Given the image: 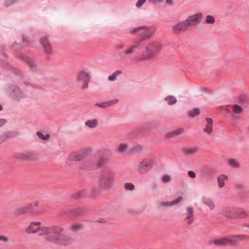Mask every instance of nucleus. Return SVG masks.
I'll list each match as a JSON object with an SVG mask.
<instances>
[{
	"label": "nucleus",
	"mask_w": 249,
	"mask_h": 249,
	"mask_svg": "<svg viewBox=\"0 0 249 249\" xmlns=\"http://www.w3.org/2000/svg\"><path fill=\"white\" fill-rule=\"evenodd\" d=\"M121 73V71H116L108 77V80L110 81H114L116 80L117 76Z\"/></svg>",
	"instance_id": "c756f323"
},
{
	"label": "nucleus",
	"mask_w": 249,
	"mask_h": 249,
	"mask_svg": "<svg viewBox=\"0 0 249 249\" xmlns=\"http://www.w3.org/2000/svg\"><path fill=\"white\" fill-rule=\"evenodd\" d=\"M0 241L3 243H7L10 241V238L8 236L0 235Z\"/></svg>",
	"instance_id": "58836bf2"
},
{
	"label": "nucleus",
	"mask_w": 249,
	"mask_h": 249,
	"mask_svg": "<svg viewBox=\"0 0 249 249\" xmlns=\"http://www.w3.org/2000/svg\"><path fill=\"white\" fill-rule=\"evenodd\" d=\"M38 137L43 140H48L50 138V135L49 134H46L44 135L41 132L37 131L36 133Z\"/></svg>",
	"instance_id": "e433bc0d"
},
{
	"label": "nucleus",
	"mask_w": 249,
	"mask_h": 249,
	"mask_svg": "<svg viewBox=\"0 0 249 249\" xmlns=\"http://www.w3.org/2000/svg\"><path fill=\"white\" fill-rule=\"evenodd\" d=\"M84 210L82 208H78L71 210V213L75 215L81 214L84 213Z\"/></svg>",
	"instance_id": "473e14b6"
},
{
	"label": "nucleus",
	"mask_w": 249,
	"mask_h": 249,
	"mask_svg": "<svg viewBox=\"0 0 249 249\" xmlns=\"http://www.w3.org/2000/svg\"><path fill=\"white\" fill-rule=\"evenodd\" d=\"M146 0H138L136 4V6L140 8L145 2Z\"/></svg>",
	"instance_id": "79ce46f5"
},
{
	"label": "nucleus",
	"mask_w": 249,
	"mask_h": 249,
	"mask_svg": "<svg viewBox=\"0 0 249 249\" xmlns=\"http://www.w3.org/2000/svg\"><path fill=\"white\" fill-rule=\"evenodd\" d=\"M40 43L42 46L46 53L51 54L53 52V48L51 43L46 36L42 37L40 39Z\"/></svg>",
	"instance_id": "2eb2a0df"
},
{
	"label": "nucleus",
	"mask_w": 249,
	"mask_h": 249,
	"mask_svg": "<svg viewBox=\"0 0 249 249\" xmlns=\"http://www.w3.org/2000/svg\"><path fill=\"white\" fill-rule=\"evenodd\" d=\"M199 114V110H190L187 112L188 116L190 118L195 117Z\"/></svg>",
	"instance_id": "7c9ffc66"
},
{
	"label": "nucleus",
	"mask_w": 249,
	"mask_h": 249,
	"mask_svg": "<svg viewBox=\"0 0 249 249\" xmlns=\"http://www.w3.org/2000/svg\"><path fill=\"white\" fill-rule=\"evenodd\" d=\"M226 110L228 113H230V112H229V111H229V110H228V109H227V110Z\"/></svg>",
	"instance_id": "5fc2aeb1"
},
{
	"label": "nucleus",
	"mask_w": 249,
	"mask_h": 249,
	"mask_svg": "<svg viewBox=\"0 0 249 249\" xmlns=\"http://www.w3.org/2000/svg\"><path fill=\"white\" fill-rule=\"evenodd\" d=\"M41 222H32L29 226L26 228V231L28 233H35L39 232V235L45 236V239L47 240V237L49 236L50 231L54 230L55 227L51 226H41Z\"/></svg>",
	"instance_id": "39448f33"
},
{
	"label": "nucleus",
	"mask_w": 249,
	"mask_h": 249,
	"mask_svg": "<svg viewBox=\"0 0 249 249\" xmlns=\"http://www.w3.org/2000/svg\"><path fill=\"white\" fill-rule=\"evenodd\" d=\"M83 228V225L78 223H74L70 227V230L72 231H76L80 230Z\"/></svg>",
	"instance_id": "bb28decb"
},
{
	"label": "nucleus",
	"mask_w": 249,
	"mask_h": 249,
	"mask_svg": "<svg viewBox=\"0 0 249 249\" xmlns=\"http://www.w3.org/2000/svg\"><path fill=\"white\" fill-rule=\"evenodd\" d=\"M86 195V191L85 190L80 191L78 193L74 195V197L76 199H79L84 197Z\"/></svg>",
	"instance_id": "f704fd0d"
},
{
	"label": "nucleus",
	"mask_w": 249,
	"mask_h": 249,
	"mask_svg": "<svg viewBox=\"0 0 249 249\" xmlns=\"http://www.w3.org/2000/svg\"><path fill=\"white\" fill-rule=\"evenodd\" d=\"M228 179V177L225 175H220L217 178L218 183V186L220 188H222L225 185L224 181Z\"/></svg>",
	"instance_id": "b1692460"
},
{
	"label": "nucleus",
	"mask_w": 249,
	"mask_h": 249,
	"mask_svg": "<svg viewBox=\"0 0 249 249\" xmlns=\"http://www.w3.org/2000/svg\"><path fill=\"white\" fill-rule=\"evenodd\" d=\"M202 17L203 14L202 13H197L189 16L185 20L189 27H190L199 23L202 20Z\"/></svg>",
	"instance_id": "ddd939ff"
},
{
	"label": "nucleus",
	"mask_w": 249,
	"mask_h": 249,
	"mask_svg": "<svg viewBox=\"0 0 249 249\" xmlns=\"http://www.w3.org/2000/svg\"><path fill=\"white\" fill-rule=\"evenodd\" d=\"M108 161V159L107 157L100 156L94 164L89 165V168L91 169L101 168L106 164Z\"/></svg>",
	"instance_id": "dca6fc26"
},
{
	"label": "nucleus",
	"mask_w": 249,
	"mask_h": 249,
	"mask_svg": "<svg viewBox=\"0 0 249 249\" xmlns=\"http://www.w3.org/2000/svg\"><path fill=\"white\" fill-rule=\"evenodd\" d=\"M229 165L233 168H239L240 166L239 163L233 159H231L228 161Z\"/></svg>",
	"instance_id": "2f4dec72"
},
{
	"label": "nucleus",
	"mask_w": 249,
	"mask_h": 249,
	"mask_svg": "<svg viewBox=\"0 0 249 249\" xmlns=\"http://www.w3.org/2000/svg\"><path fill=\"white\" fill-rule=\"evenodd\" d=\"M76 81L81 86L82 89H87L90 81L89 72L86 71H80L76 76Z\"/></svg>",
	"instance_id": "6e6552de"
},
{
	"label": "nucleus",
	"mask_w": 249,
	"mask_h": 249,
	"mask_svg": "<svg viewBox=\"0 0 249 249\" xmlns=\"http://www.w3.org/2000/svg\"><path fill=\"white\" fill-rule=\"evenodd\" d=\"M114 180V174L111 169L105 168L102 171L99 186L101 189L107 190L111 188Z\"/></svg>",
	"instance_id": "423d86ee"
},
{
	"label": "nucleus",
	"mask_w": 249,
	"mask_h": 249,
	"mask_svg": "<svg viewBox=\"0 0 249 249\" xmlns=\"http://www.w3.org/2000/svg\"><path fill=\"white\" fill-rule=\"evenodd\" d=\"M85 155V152L82 151H79L71 153L69 157L68 160L72 161H80L84 158Z\"/></svg>",
	"instance_id": "a211bd4d"
},
{
	"label": "nucleus",
	"mask_w": 249,
	"mask_h": 249,
	"mask_svg": "<svg viewBox=\"0 0 249 249\" xmlns=\"http://www.w3.org/2000/svg\"><path fill=\"white\" fill-rule=\"evenodd\" d=\"M183 151L185 154L193 155L197 152L198 148L196 147L186 148L183 149Z\"/></svg>",
	"instance_id": "c85d7f7f"
},
{
	"label": "nucleus",
	"mask_w": 249,
	"mask_h": 249,
	"mask_svg": "<svg viewBox=\"0 0 249 249\" xmlns=\"http://www.w3.org/2000/svg\"><path fill=\"white\" fill-rule=\"evenodd\" d=\"M152 168V166L150 162L147 159H143L138 164L137 170L140 174H145Z\"/></svg>",
	"instance_id": "9b49d317"
},
{
	"label": "nucleus",
	"mask_w": 249,
	"mask_h": 249,
	"mask_svg": "<svg viewBox=\"0 0 249 249\" xmlns=\"http://www.w3.org/2000/svg\"><path fill=\"white\" fill-rule=\"evenodd\" d=\"M249 107V98H246L241 102V106L234 105L232 109H241L242 108Z\"/></svg>",
	"instance_id": "4be33fe9"
},
{
	"label": "nucleus",
	"mask_w": 249,
	"mask_h": 249,
	"mask_svg": "<svg viewBox=\"0 0 249 249\" xmlns=\"http://www.w3.org/2000/svg\"><path fill=\"white\" fill-rule=\"evenodd\" d=\"M117 103L118 100L116 99L105 102L96 104V106L97 107L107 108L111 107L112 105L115 104Z\"/></svg>",
	"instance_id": "412c9836"
},
{
	"label": "nucleus",
	"mask_w": 249,
	"mask_h": 249,
	"mask_svg": "<svg viewBox=\"0 0 249 249\" xmlns=\"http://www.w3.org/2000/svg\"><path fill=\"white\" fill-rule=\"evenodd\" d=\"M127 148V144L123 143H121L119 145L117 150L119 153H123L126 151Z\"/></svg>",
	"instance_id": "72a5a7b5"
},
{
	"label": "nucleus",
	"mask_w": 249,
	"mask_h": 249,
	"mask_svg": "<svg viewBox=\"0 0 249 249\" xmlns=\"http://www.w3.org/2000/svg\"><path fill=\"white\" fill-rule=\"evenodd\" d=\"M96 221L99 223H105L106 222V220L104 218H101L99 220H96Z\"/></svg>",
	"instance_id": "09e8293b"
},
{
	"label": "nucleus",
	"mask_w": 249,
	"mask_h": 249,
	"mask_svg": "<svg viewBox=\"0 0 249 249\" xmlns=\"http://www.w3.org/2000/svg\"><path fill=\"white\" fill-rule=\"evenodd\" d=\"M124 46V44L120 43V44H117L115 46V48L117 50H122V49H123Z\"/></svg>",
	"instance_id": "49530a36"
},
{
	"label": "nucleus",
	"mask_w": 249,
	"mask_h": 249,
	"mask_svg": "<svg viewBox=\"0 0 249 249\" xmlns=\"http://www.w3.org/2000/svg\"><path fill=\"white\" fill-rule=\"evenodd\" d=\"M55 229L51 231L47 240L55 244L68 246L74 242V238L69 235L62 233L64 231V228L59 225H53Z\"/></svg>",
	"instance_id": "f03ea898"
},
{
	"label": "nucleus",
	"mask_w": 249,
	"mask_h": 249,
	"mask_svg": "<svg viewBox=\"0 0 249 249\" xmlns=\"http://www.w3.org/2000/svg\"><path fill=\"white\" fill-rule=\"evenodd\" d=\"M222 214L228 219H239L246 218L249 214L242 209H226L222 212Z\"/></svg>",
	"instance_id": "0eeeda50"
},
{
	"label": "nucleus",
	"mask_w": 249,
	"mask_h": 249,
	"mask_svg": "<svg viewBox=\"0 0 249 249\" xmlns=\"http://www.w3.org/2000/svg\"><path fill=\"white\" fill-rule=\"evenodd\" d=\"M0 109H2V106H1V105H0Z\"/></svg>",
	"instance_id": "864d4df0"
},
{
	"label": "nucleus",
	"mask_w": 249,
	"mask_h": 249,
	"mask_svg": "<svg viewBox=\"0 0 249 249\" xmlns=\"http://www.w3.org/2000/svg\"><path fill=\"white\" fill-rule=\"evenodd\" d=\"M244 184L242 183H237L235 186L237 189H242L244 187Z\"/></svg>",
	"instance_id": "c03bdc74"
},
{
	"label": "nucleus",
	"mask_w": 249,
	"mask_h": 249,
	"mask_svg": "<svg viewBox=\"0 0 249 249\" xmlns=\"http://www.w3.org/2000/svg\"><path fill=\"white\" fill-rule=\"evenodd\" d=\"M16 2V0H5L4 5L6 7H8L15 3Z\"/></svg>",
	"instance_id": "ea45409f"
},
{
	"label": "nucleus",
	"mask_w": 249,
	"mask_h": 249,
	"mask_svg": "<svg viewBox=\"0 0 249 249\" xmlns=\"http://www.w3.org/2000/svg\"><path fill=\"white\" fill-rule=\"evenodd\" d=\"M149 0L153 1V2H162L163 0Z\"/></svg>",
	"instance_id": "603ef678"
},
{
	"label": "nucleus",
	"mask_w": 249,
	"mask_h": 249,
	"mask_svg": "<svg viewBox=\"0 0 249 249\" xmlns=\"http://www.w3.org/2000/svg\"><path fill=\"white\" fill-rule=\"evenodd\" d=\"M157 30V27L155 25L152 26H140L135 27L132 29L130 33L135 34L141 31L146 32L145 34L142 36L141 39L135 41L132 45L125 50L124 52L125 54H130L133 53L136 49L139 48L144 40H148L151 38L155 34Z\"/></svg>",
	"instance_id": "f257e3e1"
},
{
	"label": "nucleus",
	"mask_w": 249,
	"mask_h": 249,
	"mask_svg": "<svg viewBox=\"0 0 249 249\" xmlns=\"http://www.w3.org/2000/svg\"><path fill=\"white\" fill-rule=\"evenodd\" d=\"M124 187L126 190L132 191L135 189L134 185L131 183H126L124 184Z\"/></svg>",
	"instance_id": "4c0bfd02"
},
{
	"label": "nucleus",
	"mask_w": 249,
	"mask_h": 249,
	"mask_svg": "<svg viewBox=\"0 0 249 249\" xmlns=\"http://www.w3.org/2000/svg\"><path fill=\"white\" fill-rule=\"evenodd\" d=\"M247 236L242 234L232 235L222 237H218L210 240L209 244H213L217 247L227 246H236L240 241L246 240Z\"/></svg>",
	"instance_id": "7ed1b4c3"
},
{
	"label": "nucleus",
	"mask_w": 249,
	"mask_h": 249,
	"mask_svg": "<svg viewBox=\"0 0 249 249\" xmlns=\"http://www.w3.org/2000/svg\"><path fill=\"white\" fill-rule=\"evenodd\" d=\"M16 158L25 160H35L38 159V156L36 154L31 152H24L18 153L16 155Z\"/></svg>",
	"instance_id": "4468645a"
},
{
	"label": "nucleus",
	"mask_w": 249,
	"mask_h": 249,
	"mask_svg": "<svg viewBox=\"0 0 249 249\" xmlns=\"http://www.w3.org/2000/svg\"><path fill=\"white\" fill-rule=\"evenodd\" d=\"M8 92L12 99L18 101L26 97V95L16 86H11Z\"/></svg>",
	"instance_id": "9d476101"
},
{
	"label": "nucleus",
	"mask_w": 249,
	"mask_h": 249,
	"mask_svg": "<svg viewBox=\"0 0 249 249\" xmlns=\"http://www.w3.org/2000/svg\"><path fill=\"white\" fill-rule=\"evenodd\" d=\"M188 176L191 178H195L196 177L195 172L193 171H189L188 173Z\"/></svg>",
	"instance_id": "a18cd8bd"
},
{
	"label": "nucleus",
	"mask_w": 249,
	"mask_h": 249,
	"mask_svg": "<svg viewBox=\"0 0 249 249\" xmlns=\"http://www.w3.org/2000/svg\"><path fill=\"white\" fill-rule=\"evenodd\" d=\"M242 110H232L233 114H231V117L234 118L236 119V117L234 114H240L241 113Z\"/></svg>",
	"instance_id": "37998d69"
},
{
	"label": "nucleus",
	"mask_w": 249,
	"mask_h": 249,
	"mask_svg": "<svg viewBox=\"0 0 249 249\" xmlns=\"http://www.w3.org/2000/svg\"><path fill=\"white\" fill-rule=\"evenodd\" d=\"M166 3L170 5H172L173 4V0H166Z\"/></svg>",
	"instance_id": "8fccbe9b"
},
{
	"label": "nucleus",
	"mask_w": 249,
	"mask_h": 249,
	"mask_svg": "<svg viewBox=\"0 0 249 249\" xmlns=\"http://www.w3.org/2000/svg\"><path fill=\"white\" fill-rule=\"evenodd\" d=\"M206 121L207 122V125L204 129V131L210 134L212 133L213 130V121L211 118H206Z\"/></svg>",
	"instance_id": "aec40b11"
},
{
	"label": "nucleus",
	"mask_w": 249,
	"mask_h": 249,
	"mask_svg": "<svg viewBox=\"0 0 249 249\" xmlns=\"http://www.w3.org/2000/svg\"><path fill=\"white\" fill-rule=\"evenodd\" d=\"M182 197H179L170 202H164V201L161 202L159 203V207H168V206H171L174 205L178 204L181 201H182Z\"/></svg>",
	"instance_id": "6ab92c4d"
},
{
	"label": "nucleus",
	"mask_w": 249,
	"mask_h": 249,
	"mask_svg": "<svg viewBox=\"0 0 249 249\" xmlns=\"http://www.w3.org/2000/svg\"><path fill=\"white\" fill-rule=\"evenodd\" d=\"M165 101H166L168 104L170 105H174L177 102V100L176 97L173 95H169L164 98Z\"/></svg>",
	"instance_id": "a878e982"
},
{
	"label": "nucleus",
	"mask_w": 249,
	"mask_h": 249,
	"mask_svg": "<svg viewBox=\"0 0 249 249\" xmlns=\"http://www.w3.org/2000/svg\"><path fill=\"white\" fill-rule=\"evenodd\" d=\"M184 129L182 128H178L171 132L167 133L166 136L168 138L175 137L182 133Z\"/></svg>",
	"instance_id": "5701e85b"
},
{
	"label": "nucleus",
	"mask_w": 249,
	"mask_h": 249,
	"mask_svg": "<svg viewBox=\"0 0 249 249\" xmlns=\"http://www.w3.org/2000/svg\"><path fill=\"white\" fill-rule=\"evenodd\" d=\"M205 22L207 24H213L214 23V22H215V18L213 16H211V15H208L206 17Z\"/></svg>",
	"instance_id": "c9c22d12"
},
{
	"label": "nucleus",
	"mask_w": 249,
	"mask_h": 249,
	"mask_svg": "<svg viewBox=\"0 0 249 249\" xmlns=\"http://www.w3.org/2000/svg\"><path fill=\"white\" fill-rule=\"evenodd\" d=\"M189 28L185 20L175 24L172 27V30L176 34H181L187 31Z\"/></svg>",
	"instance_id": "f8f14e48"
},
{
	"label": "nucleus",
	"mask_w": 249,
	"mask_h": 249,
	"mask_svg": "<svg viewBox=\"0 0 249 249\" xmlns=\"http://www.w3.org/2000/svg\"><path fill=\"white\" fill-rule=\"evenodd\" d=\"M38 205L39 202L38 201H35L17 208L15 210L14 213L17 215H20L31 213L34 211V208L38 206Z\"/></svg>",
	"instance_id": "1a4fd4ad"
},
{
	"label": "nucleus",
	"mask_w": 249,
	"mask_h": 249,
	"mask_svg": "<svg viewBox=\"0 0 249 249\" xmlns=\"http://www.w3.org/2000/svg\"><path fill=\"white\" fill-rule=\"evenodd\" d=\"M171 180L170 176L168 175H164L162 177V181L164 183L169 182Z\"/></svg>",
	"instance_id": "a19ab883"
},
{
	"label": "nucleus",
	"mask_w": 249,
	"mask_h": 249,
	"mask_svg": "<svg viewBox=\"0 0 249 249\" xmlns=\"http://www.w3.org/2000/svg\"><path fill=\"white\" fill-rule=\"evenodd\" d=\"M142 147L141 145H138L135 146V149H137L138 150H141L142 149Z\"/></svg>",
	"instance_id": "3c124183"
},
{
	"label": "nucleus",
	"mask_w": 249,
	"mask_h": 249,
	"mask_svg": "<svg viewBox=\"0 0 249 249\" xmlns=\"http://www.w3.org/2000/svg\"><path fill=\"white\" fill-rule=\"evenodd\" d=\"M185 220L188 225L191 224L194 221V211L192 207L190 206L187 208Z\"/></svg>",
	"instance_id": "f3484780"
},
{
	"label": "nucleus",
	"mask_w": 249,
	"mask_h": 249,
	"mask_svg": "<svg viewBox=\"0 0 249 249\" xmlns=\"http://www.w3.org/2000/svg\"><path fill=\"white\" fill-rule=\"evenodd\" d=\"M6 123V120L3 119H0V127L4 125Z\"/></svg>",
	"instance_id": "de8ad7c7"
},
{
	"label": "nucleus",
	"mask_w": 249,
	"mask_h": 249,
	"mask_svg": "<svg viewBox=\"0 0 249 249\" xmlns=\"http://www.w3.org/2000/svg\"><path fill=\"white\" fill-rule=\"evenodd\" d=\"M162 48V44L156 41L149 42L144 47L143 53L138 56L139 61H145L151 59L158 54Z\"/></svg>",
	"instance_id": "20e7f679"
},
{
	"label": "nucleus",
	"mask_w": 249,
	"mask_h": 249,
	"mask_svg": "<svg viewBox=\"0 0 249 249\" xmlns=\"http://www.w3.org/2000/svg\"><path fill=\"white\" fill-rule=\"evenodd\" d=\"M203 202L207 205L211 210H212L214 209L215 205L211 198L208 197H204L203 199Z\"/></svg>",
	"instance_id": "393cba45"
},
{
	"label": "nucleus",
	"mask_w": 249,
	"mask_h": 249,
	"mask_svg": "<svg viewBox=\"0 0 249 249\" xmlns=\"http://www.w3.org/2000/svg\"><path fill=\"white\" fill-rule=\"evenodd\" d=\"M85 124L88 127L93 128L95 127L98 124V121L96 119L88 120L85 123Z\"/></svg>",
	"instance_id": "cd10ccee"
}]
</instances>
